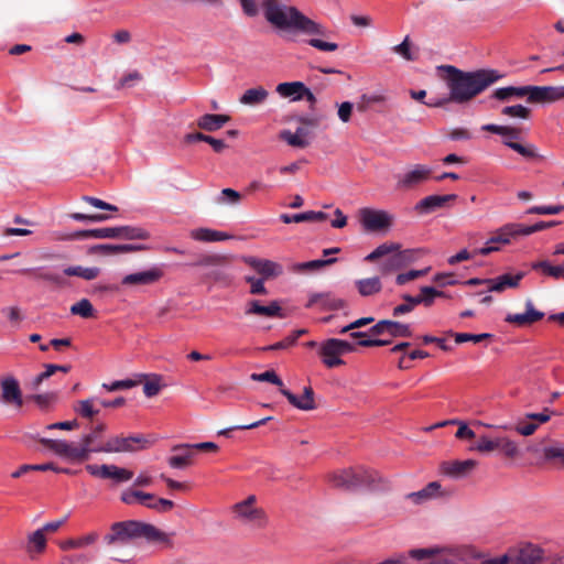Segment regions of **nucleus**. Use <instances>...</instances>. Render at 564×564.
I'll return each mask as SVG.
<instances>
[{
    "mask_svg": "<svg viewBox=\"0 0 564 564\" xmlns=\"http://www.w3.org/2000/svg\"><path fill=\"white\" fill-rule=\"evenodd\" d=\"M442 68L447 72L449 97L426 102L429 107H442L448 100L457 104L467 102L502 77L497 70L462 72L449 65Z\"/></svg>",
    "mask_w": 564,
    "mask_h": 564,
    "instance_id": "obj_1",
    "label": "nucleus"
},
{
    "mask_svg": "<svg viewBox=\"0 0 564 564\" xmlns=\"http://www.w3.org/2000/svg\"><path fill=\"white\" fill-rule=\"evenodd\" d=\"M265 20L274 28L306 35H325V28L284 0H262Z\"/></svg>",
    "mask_w": 564,
    "mask_h": 564,
    "instance_id": "obj_2",
    "label": "nucleus"
},
{
    "mask_svg": "<svg viewBox=\"0 0 564 564\" xmlns=\"http://www.w3.org/2000/svg\"><path fill=\"white\" fill-rule=\"evenodd\" d=\"M162 535L163 533L152 524L130 520L112 524L110 533L105 536V541L109 545H123L140 538L160 540Z\"/></svg>",
    "mask_w": 564,
    "mask_h": 564,
    "instance_id": "obj_3",
    "label": "nucleus"
},
{
    "mask_svg": "<svg viewBox=\"0 0 564 564\" xmlns=\"http://www.w3.org/2000/svg\"><path fill=\"white\" fill-rule=\"evenodd\" d=\"M120 500L128 506L141 505L159 512H167L174 507L172 500L158 498L153 494L138 490L134 487L124 489L120 495Z\"/></svg>",
    "mask_w": 564,
    "mask_h": 564,
    "instance_id": "obj_4",
    "label": "nucleus"
},
{
    "mask_svg": "<svg viewBox=\"0 0 564 564\" xmlns=\"http://www.w3.org/2000/svg\"><path fill=\"white\" fill-rule=\"evenodd\" d=\"M164 275V271L160 267H152L144 271H138L127 274L122 278L120 285H111L108 290L120 292L123 288L135 290L141 286H149L158 283Z\"/></svg>",
    "mask_w": 564,
    "mask_h": 564,
    "instance_id": "obj_5",
    "label": "nucleus"
},
{
    "mask_svg": "<svg viewBox=\"0 0 564 564\" xmlns=\"http://www.w3.org/2000/svg\"><path fill=\"white\" fill-rule=\"evenodd\" d=\"M358 219L364 230L368 232H387L393 224V216L390 213L370 207L359 209Z\"/></svg>",
    "mask_w": 564,
    "mask_h": 564,
    "instance_id": "obj_6",
    "label": "nucleus"
},
{
    "mask_svg": "<svg viewBox=\"0 0 564 564\" xmlns=\"http://www.w3.org/2000/svg\"><path fill=\"white\" fill-rule=\"evenodd\" d=\"M354 350L355 346L352 344L337 338H329L319 344L318 352L327 368H335L344 365V360L340 358L343 355Z\"/></svg>",
    "mask_w": 564,
    "mask_h": 564,
    "instance_id": "obj_7",
    "label": "nucleus"
},
{
    "mask_svg": "<svg viewBox=\"0 0 564 564\" xmlns=\"http://www.w3.org/2000/svg\"><path fill=\"white\" fill-rule=\"evenodd\" d=\"M149 442L142 435L110 436L97 451L102 453H134L148 447Z\"/></svg>",
    "mask_w": 564,
    "mask_h": 564,
    "instance_id": "obj_8",
    "label": "nucleus"
},
{
    "mask_svg": "<svg viewBox=\"0 0 564 564\" xmlns=\"http://www.w3.org/2000/svg\"><path fill=\"white\" fill-rule=\"evenodd\" d=\"M40 442L57 455L69 460L84 462L88 459V449L85 447L86 445H80V443L73 444L51 438H41Z\"/></svg>",
    "mask_w": 564,
    "mask_h": 564,
    "instance_id": "obj_9",
    "label": "nucleus"
},
{
    "mask_svg": "<svg viewBox=\"0 0 564 564\" xmlns=\"http://www.w3.org/2000/svg\"><path fill=\"white\" fill-rule=\"evenodd\" d=\"M432 167L424 164H415L397 176V188L400 191L414 189L430 180Z\"/></svg>",
    "mask_w": 564,
    "mask_h": 564,
    "instance_id": "obj_10",
    "label": "nucleus"
},
{
    "mask_svg": "<svg viewBox=\"0 0 564 564\" xmlns=\"http://www.w3.org/2000/svg\"><path fill=\"white\" fill-rule=\"evenodd\" d=\"M86 470L95 477L110 479L115 485L130 481L133 478V471L117 465H87Z\"/></svg>",
    "mask_w": 564,
    "mask_h": 564,
    "instance_id": "obj_11",
    "label": "nucleus"
},
{
    "mask_svg": "<svg viewBox=\"0 0 564 564\" xmlns=\"http://www.w3.org/2000/svg\"><path fill=\"white\" fill-rule=\"evenodd\" d=\"M509 564H541L543 550L538 545L527 543L509 550Z\"/></svg>",
    "mask_w": 564,
    "mask_h": 564,
    "instance_id": "obj_12",
    "label": "nucleus"
},
{
    "mask_svg": "<svg viewBox=\"0 0 564 564\" xmlns=\"http://www.w3.org/2000/svg\"><path fill=\"white\" fill-rule=\"evenodd\" d=\"M254 502L256 496H249L246 500L236 503L234 510L241 520L261 527L265 523V514L262 509L254 507Z\"/></svg>",
    "mask_w": 564,
    "mask_h": 564,
    "instance_id": "obj_13",
    "label": "nucleus"
},
{
    "mask_svg": "<svg viewBox=\"0 0 564 564\" xmlns=\"http://www.w3.org/2000/svg\"><path fill=\"white\" fill-rule=\"evenodd\" d=\"M564 99V86H530L529 102L551 104Z\"/></svg>",
    "mask_w": 564,
    "mask_h": 564,
    "instance_id": "obj_14",
    "label": "nucleus"
},
{
    "mask_svg": "<svg viewBox=\"0 0 564 564\" xmlns=\"http://www.w3.org/2000/svg\"><path fill=\"white\" fill-rule=\"evenodd\" d=\"M1 401L6 404L21 406L23 403L22 391L19 381L10 375L0 379Z\"/></svg>",
    "mask_w": 564,
    "mask_h": 564,
    "instance_id": "obj_15",
    "label": "nucleus"
},
{
    "mask_svg": "<svg viewBox=\"0 0 564 564\" xmlns=\"http://www.w3.org/2000/svg\"><path fill=\"white\" fill-rule=\"evenodd\" d=\"M226 258L223 256H208L197 262L198 265L217 267L208 273V278L214 282L224 285L230 284L232 275L223 267Z\"/></svg>",
    "mask_w": 564,
    "mask_h": 564,
    "instance_id": "obj_16",
    "label": "nucleus"
},
{
    "mask_svg": "<svg viewBox=\"0 0 564 564\" xmlns=\"http://www.w3.org/2000/svg\"><path fill=\"white\" fill-rule=\"evenodd\" d=\"M243 261L264 280L276 278L283 272L281 264L268 259L245 257Z\"/></svg>",
    "mask_w": 564,
    "mask_h": 564,
    "instance_id": "obj_17",
    "label": "nucleus"
},
{
    "mask_svg": "<svg viewBox=\"0 0 564 564\" xmlns=\"http://www.w3.org/2000/svg\"><path fill=\"white\" fill-rule=\"evenodd\" d=\"M369 333L371 335L389 334L392 337H410L412 335L409 325L390 319L379 321L369 329Z\"/></svg>",
    "mask_w": 564,
    "mask_h": 564,
    "instance_id": "obj_18",
    "label": "nucleus"
},
{
    "mask_svg": "<svg viewBox=\"0 0 564 564\" xmlns=\"http://www.w3.org/2000/svg\"><path fill=\"white\" fill-rule=\"evenodd\" d=\"M355 467L338 469L327 474L326 480L332 487L341 490H354L357 488Z\"/></svg>",
    "mask_w": 564,
    "mask_h": 564,
    "instance_id": "obj_19",
    "label": "nucleus"
},
{
    "mask_svg": "<svg viewBox=\"0 0 564 564\" xmlns=\"http://www.w3.org/2000/svg\"><path fill=\"white\" fill-rule=\"evenodd\" d=\"M477 466L474 459L448 460L441 464V471L452 478H463L470 474Z\"/></svg>",
    "mask_w": 564,
    "mask_h": 564,
    "instance_id": "obj_20",
    "label": "nucleus"
},
{
    "mask_svg": "<svg viewBox=\"0 0 564 564\" xmlns=\"http://www.w3.org/2000/svg\"><path fill=\"white\" fill-rule=\"evenodd\" d=\"M280 392L288 399V401L299 410L311 411L316 408L314 400V391L311 387H305L303 394L296 397L290 390L281 388Z\"/></svg>",
    "mask_w": 564,
    "mask_h": 564,
    "instance_id": "obj_21",
    "label": "nucleus"
},
{
    "mask_svg": "<svg viewBox=\"0 0 564 564\" xmlns=\"http://www.w3.org/2000/svg\"><path fill=\"white\" fill-rule=\"evenodd\" d=\"M544 316L543 312L534 308L531 300L525 302V312L522 314H508L505 318L507 323L514 324L517 326L531 325Z\"/></svg>",
    "mask_w": 564,
    "mask_h": 564,
    "instance_id": "obj_22",
    "label": "nucleus"
},
{
    "mask_svg": "<svg viewBox=\"0 0 564 564\" xmlns=\"http://www.w3.org/2000/svg\"><path fill=\"white\" fill-rule=\"evenodd\" d=\"M413 260V251L412 250H403L399 251L392 256H390L387 260H384L379 271L381 275H388L394 271L400 270L408 263H410Z\"/></svg>",
    "mask_w": 564,
    "mask_h": 564,
    "instance_id": "obj_23",
    "label": "nucleus"
},
{
    "mask_svg": "<svg viewBox=\"0 0 564 564\" xmlns=\"http://www.w3.org/2000/svg\"><path fill=\"white\" fill-rule=\"evenodd\" d=\"M455 194L448 195H430L421 199L415 205V210L420 214H430L436 209H440L445 206L446 203L456 199Z\"/></svg>",
    "mask_w": 564,
    "mask_h": 564,
    "instance_id": "obj_24",
    "label": "nucleus"
},
{
    "mask_svg": "<svg viewBox=\"0 0 564 564\" xmlns=\"http://www.w3.org/2000/svg\"><path fill=\"white\" fill-rule=\"evenodd\" d=\"M355 474L357 478V488L367 486L369 488L376 489L386 485L387 482L378 471L366 468L364 466L355 467Z\"/></svg>",
    "mask_w": 564,
    "mask_h": 564,
    "instance_id": "obj_25",
    "label": "nucleus"
},
{
    "mask_svg": "<svg viewBox=\"0 0 564 564\" xmlns=\"http://www.w3.org/2000/svg\"><path fill=\"white\" fill-rule=\"evenodd\" d=\"M442 496L443 492L441 490V484L438 481H432L427 484L423 489L408 494L405 498L414 505H423Z\"/></svg>",
    "mask_w": 564,
    "mask_h": 564,
    "instance_id": "obj_26",
    "label": "nucleus"
},
{
    "mask_svg": "<svg viewBox=\"0 0 564 564\" xmlns=\"http://www.w3.org/2000/svg\"><path fill=\"white\" fill-rule=\"evenodd\" d=\"M318 305L322 310H339L344 306V301L332 296L330 293L311 294L306 307Z\"/></svg>",
    "mask_w": 564,
    "mask_h": 564,
    "instance_id": "obj_27",
    "label": "nucleus"
},
{
    "mask_svg": "<svg viewBox=\"0 0 564 564\" xmlns=\"http://www.w3.org/2000/svg\"><path fill=\"white\" fill-rule=\"evenodd\" d=\"M177 454L169 458V465L173 468H184L192 464L194 451L191 444H181L173 447Z\"/></svg>",
    "mask_w": 564,
    "mask_h": 564,
    "instance_id": "obj_28",
    "label": "nucleus"
},
{
    "mask_svg": "<svg viewBox=\"0 0 564 564\" xmlns=\"http://www.w3.org/2000/svg\"><path fill=\"white\" fill-rule=\"evenodd\" d=\"M281 306L276 301L270 302L268 305H261L259 301L253 300L248 303L246 310L247 315H260L265 317H275L281 314Z\"/></svg>",
    "mask_w": 564,
    "mask_h": 564,
    "instance_id": "obj_29",
    "label": "nucleus"
},
{
    "mask_svg": "<svg viewBox=\"0 0 564 564\" xmlns=\"http://www.w3.org/2000/svg\"><path fill=\"white\" fill-rule=\"evenodd\" d=\"M305 85L302 82H285L276 85L275 91L283 98H290L292 101L303 99Z\"/></svg>",
    "mask_w": 564,
    "mask_h": 564,
    "instance_id": "obj_30",
    "label": "nucleus"
},
{
    "mask_svg": "<svg viewBox=\"0 0 564 564\" xmlns=\"http://www.w3.org/2000/svg\"><path fill=\"white\" fill-rule=\"evenodd\" d=\"M522 273H519L514 276L510 274H503L498 276L497 279H487L486 285L488 286V291L490 292H502L507 288H516L519 284V281L522 279Z\"/></svg>",
    "mask_w": 564,
    "mask_h": 564,
    "instance_id": "obj_31",
    "label": "nucleus"
},
{
    "mask_svg": "<svg viewBox=\"0 0 564 564\" xmlns=\"http://www.w3.org/2000/svg\"><path fill=\"white\" fill-rule=\"evenodd\" d=\"M269 97V91L262 87L257 86L247 89L239 98L240 104L249 107H256L265 102Z\"/></svg>",
    "mask_w": 564,
    "mask_h": 564,
    "instance_id": "obj_32",
    "label": "nucleus"
},
{
    "mask_svg": "<svg viewBox=\"0 0 564 564\" xmlns=\"http://www.w3.org/2000/svg\"><path fill=\"white\" fill-rule=\"evenodd\" d=\"M355 286L361 296H372L381 292L382 282L380 276H370L359 279L355 282Z\"/></svg>",
    "mask_w": 564,
    "mask_h": 564,
    "instance_id": "obj_33",
    "label": "nucleus"
},
{
    "mask_svg": "<svg viewBox=\"0 0 564 564\" xmlns=\"http://www.w3.org/2000/svg\"><path fill=\"white\" fill-rule=\"evenodd\" d=\"M421 293L416 296H411L409 294L402 295L404 301H412V303L416 306L419 304H424L425 306H431L434 302V299L437 296H443L444 293L437 291L432 286H422Z\"/></svg>",
    "mask_w": 564,
    "mask_h": 564,
    "instance_id": "obj_34",
    "label": "nucleus"
},
{
    "mask_svg": "<svg viewBox=\"0 0 564 564\" xmlns=\"http://www.w3.org/2000/svg\"><path fill=\"white\" fill-rule=\"evenodd\" d=\"M192 239L202 242H213L229 239V236L223 231L214 230L210 228H196L189 231Z\"/></svg>",
    "mask_w": 564,
    "mask_h": 564,
    "instance_id": "obj_35",
    "label": "nucleus"
},
{
    "mask_svg": "<svg viewBox=\"0 0 564 564\" xmlns=\"http://www.w3.org/2000/svg\"><path fill=\"white\" fill-rule=\"evenodd\" d=\"M82 238L113 239L117 238L116 227L80 230L67 237V239Z\"/></svg>",
    "mask_w": 564,
    "mask_h": 564,
    "instance_id": "obj_36",
    "label": "nucleus"
},
{
    "mask_svg": "<svg viewBox=\"0 0 564 564\" xmlns=\"http://www.w3.org/2000/svg\"><path fill=\"white\" fill-rule=\"evenodd\" d=\"M229 119V116L226 115H204L198 118L197 127L206 131H215L220 129Z\"/></svg>",
    "mask_w": 564,
    "mask_h": 564,
    "instance_id": "obj_37",
    "label": "nucleus"
},
{
    "mask_svg": "<svg viewBox=\"0 0 564 564\" xmlns=\"http://www.w3.org/2000/svg\"><path fill=\"white\" fill-rule=\"evenodd\" d=\"M494 97L502 100V101H509L513 98H522L528 97L529 98V86H521V87H502L498 88L494 91Z\"/></svg>",
    "mask_w": 564,
    "mask_h": 564,
    "instance_id": "obj_38",
    "label": "nucleus"
},
{
    "mask_svg": "<svg viewBox=\"0 0 564 564\" xmlns=\"http://www.w3.org/2000/svg\"><path fill=\"white\" fill-rule=\"evenodd\" d=\"M497 451L509 459H516L521 454L517 442L512 441L508 436L497 437Z\"/></svg>",
    "mask_w": 564,
    "mask_h": 564,
    "instance_id": "obj_39",
    "label": "nucleus"
},
{
    "mask_svg": "<svg viewBox=\"0 0 564 564\" xmlns=\"http://www.w3.org/2000/svg\"><path fill=\"white\" fill-rule=\"evenodd\" d=\"M138 247L133 245H97L90 249L93 253H99L101 256H115L119 253L130 252L137 250Z\"/></svg>",
    "mask_w": 564,
    "mask_h": 564,
    "instance_id": "obj_40",
    "label": "nucleus"
},
{
    "mask_svg": "<svg viewBox=\"0 0 564 564\" xmlns=\"http://www.w3.org/2000/svg\"><path fill=\"white\" fill-rule=\"evenodd\" d=\"M64 273L68 276H78L86 281L95 280L100 274V269L97 267H82V265H72L67 267L64 270Z\"/></svg>",
    "mask_w": 564,
    "mask_h": 564,
    "instance_id": "obj_41",
    "label": "nucleus"
},
{
    "mask_svg": "<svg viewBox=\"0 0 564 564\" xmlns=\"http://www.w3.org/2000/svg\"><path fill=\"white\" fill-rule=\"evenodd\" d=\"M401 246L395 242H384L380 246H378L372 252H370L368 256L365 257V261L368 262H375L378 259L386 257V256H392L400 250Z\"/></svg>",
    "mask_w": 564,
    "mask_h": 564,
    "instance_id": "obj_42",
    "label": "nucleus"
},
{
    "mask_svg": "<svg viewBox=\"0 0 564 564\" xmlns=\"http://www.w3.org/2000/svg\"><path fill=\"white\" fill-rule=\"evenodd\" d=\"M105 424H98L97 426L94 427V430L90 433L82 437L79 443L80 445H86L85 447H87L88 449V457L90 456L91 453H102V451H97L99 446H94V443L101 435V433L105 432Z\"/></svg>",
    "mask_w": 564,
    "mask_h": 564,
    "instance_id": "obj_43",
    "label": "nucleus"
},
{
    "mask_svg": "<svg viewBox=\"0 0 564 564\" xmlns=\"http://www.w3.org/2000/svg\"><path fill=\"white\" fill-rule=\"evenodd\" d=\"M46 546V538L43 530H36L31 533L28 538V552L29 553H41Z\"/></svg>",
    "mask_w": 564,
    "mask_h": 564,
    "instance_id": "obj_44",
    "label": "nucleus"
},
{
    "mask_svg": "<svg viewBox=\"0 0 564 564\" xmlns=\"http://www.w3.org/2000/svg\"><path fill=\"white\" fill-rule=\"evenodd\" d=\"M503 144L508 148L512 149L513 151L518 152L520 155H522L525 159H538L540 155L536 152V149L533 144H522L519 142L510 141V140H503Z\"/></svg>",
    "mask_w": 564,
    "mask_h": 564,
    "instance_id": "obj_45",
    "label": "nucleus"
},
{
    "mask_svg": "<svg viewBox=\"0 0 564 564\" xmlns=\"http://www.w3.org/2000/svg\"><path fill=\"white\" fill-rule=\"evenodd\" d=\"M482 130L489 131L499 135L505 137V140L513 141V139H517L519 135V131L516 128L509 127V126H498V124H484L481 127Z\"/></svg>",
    "mask_w": 564,
    "mask_h": 564,
    "instance_id": "obj_46",
    "label": "nucleus"
},
{
    "mask_svg": "<svg viewBox=\"0 0 564 564\" xmlns=\"http://www.w3.org/2000/svg\"><path fill=\"white\" fill-rule=\"evenodd\" d=\"M96 399L80 400L74 406V410L83 417L93 419L99 413V409L95 406Z\"/></svg>",
    "mask_w": 564,
    "mask_h": 564,
    "instance_id": "obj_47",
    "label": "nucleus"
},
{
    "mask_svg": "<svg viewBox=\"0 0 564 564\" xmlns=\"http://www.w3.org/2000/svg\"><path fill=\"white\" fill-rule=\"evenodd\" d=\"M469 451H475L481 454H490L497 451V437L489 438L486 435H480L477 442L469 447Z\"/></svg>",
    "mask_w": 564,
    "mask_h": 564,
    "instance_id": "obj_48",
    "label": "nucleus"
},
{
    "mask_svg": "<svg viewBox=\"0 0 564 564\" xmlns=\"http://www.w3.org/2000/svg\"><path fill=\"white\" fill-rule=\"evenodd\" d=\"M516 229L512 225H506L495 232V235L487 241V245L502 243L507 245L510 239L516 236Z\"/></svg>",
    "mask_w": 564,
    "mask_h": 564,
    "instance_id": "obj_49",
    "label": "nucleus"
},
{
    "mask_svg": "<svg viewBox=\"0 0 564 564\" xmlns=\"http://www.w3.org/2000/svg\"><path fill=\"white\" fill-rule=\"evenodd\" d=\"M534 270H541L544 274H547L555 279L564 280V265H552L547 261H541L532 264Z\"/></svg>",
    "mask_w": 564,
    "mask_h": 564,
    "instance_id": "obj_50",
    "label": "nucleus"
},
{
    "mask_svg": "<svg viewBox=\"0 0 564 564\" xmlns=\"http://www.w3.org/2000/svg\"><path fill=\"white\" fill-rule=\"evenodd\" d=\"M70 313L84 318H89L94 315V306L87 299H82L70 306Z\"/></svg>",
    "mask_w": 564,
    "mask_h": 564,
    "instance_id": "obj_51",
    "label": "nucleus"
},
{
    "mask_svg": "<svg viewBox=\"0 0 564 564\" xmlns=\"http://www.w3.org/2000/svg\"><path fill=\"white\" fill-rule=\"evenodd\" d=\"M241 200V194L232 188H224L216 197L219 205H238Z\"/></svg>",
    "mask_w": 564,
    "mask_h": 564,
    "instance_id": "obj_52",
    "label": "nucleus"
},
{
    "mask_svg": "<svg viewBox=\"0 0 564 564\" xmlns=\"http://www.w3.org/2000/svg\"><path fill=\"white\" fill-rule=\"evenodd\" d=\"M448 423L449 424L458 425V430L456 431V434H455V436L457 438H459V440H464V438L471 440V438L476 437L475 432L471 429H469L468 425L464 421L452 420V421H448ZM445 424H447V422L438 423L435 426H444Z\"/></svg>",
    "mask_w": 564,
    "mask_h": 564,
    "instance_id": "obj_53",
    "label": "nucleus"
},
{
    "mask_svg": "<svg viewBox=\"0 0 564 564\" xmlns=\"http://www.w3.org/2000/svg\"><path fill=\"white\" fill-rule=\"evenodd\" d=\"M321 37H311L307 43L316 50L323 52H334L338 48V44L334 42L325 41L323 37H327V32L325 31V35H319Z\"/></svg>",
    "mask_w": 564,
    "mask_h": 564,
    "instance_id": "obj_54",
    "label": "nucleus"
},
{
    "mask_svg": "<svg viewBox=\"0 0 564 564\" xmlns=\"http://www.w3.org/2000/svg\"><path fill=\"white\" fill-rule=\"evenodd\" d=\"M116 231L117 238L142 239L145 237L142 229L130 226L116 227Z\"/></svg>",
    "mask_w": 564,
    "mask_h": 564,
    "instance_id": "obj_55",
    "label": "nucleus"
},
{
    "mask_svg": "<svg viewBox=\"0 0 564 564\" xmlns=\"http://www.w3.org/2000/svg\"><path fill=\"white\" fill-rule=\"evenodd\" d=\"M29 470H35V473L39 471H46V470H58L57 467L52 463L46 464H39V465H23L21 466L17 471L12 474L13 478L21 477L24 473Z\"/></svg>",
    "mask_w": 564,
    "mask_h": 564,
    "instance_id": "obj_56",
    "label": "nucleus"
},
{
    "mask_svg": "<svg viewBox=\"0 0 564 564\" xmlns=\"http://www.w3.org/2000/svg\"><path fill=\"white\" fill-rule=\"evenodd\" d=\"M280 138L282 140H284L289 145L295 147V148H306L310 144L306 139L301 138L295 132L292 133L289 130L281 131Z\"/></svg>",
    "mask_w": 564,
    "mask_h": 564,
    "instance_id": "obj_57",
    "label": "nucleus"
},
{
    "mask_svg": "<svg viewBox=\"0 0 564 564\" xmlns=\"http://www.w3.org/2000/svg\"><path fill=\"white\" fill-rule=\"evenodd\" d=\"M501 113L512 118L528 119L530 117V109L522 105L503 107Z\"/></svg>",
    "mask_w": 564,
    "mask_h": 564,
    "instance_id": "obj_58",
    "label": "nucleus"
},
{
    "mask_svg": "<svg viewBox=\"0 0 564 564\" xmlns=\"http://www.w3.org/2000/svg\"><path fill=\"white\" fill-rule=\"evenodd\" d=\"M98 539L97 533H89L85 536L67 541L64 549H79L93 544Z\"/></svg>",
    "mask_w": 564,
    "mask_h": 564,
    "instance_id": "obj_59",
    "label": "nucleus"
},
{
    "mask_svg": "<svg viewBox=\"0 0 564 564\" xmlns=\"http://www.w3.org/2000/svg\"><path fill=\"white\" fill-rule=\"evenodd\" d=\"M393 52L406 61H414L416 56L411 52L410 36L406 35L402 43L395 45Z\"/></svg>",
    "mask_w": 564,
    "mask_h": 564,
    "instance_id": "obj_60",
    "label": "nucleus"
},
{
    "mask_svg": "<svg viewBox=\"0 0 564 564\" xmlns=\"http://www.w3.org/2000/svg\"><path fill=\"white\" fill-rule=\"evenodd\" d=\"M253 381H267L278 387L283 388L282 380L273 370H268L262 373H252L250 377Z\"/></svg>",
    "mask_w": 564,
    "mask_h": 564,
    "instance_id": "obj_61",
    "label": "nucleus"
},
{
    "mask_svg": "<svg viewBox=\"0 0 564 564\" xmlns=\"http://www.w3.org/2000/svg\"><path fill=\"white\" fill-rule=\"evenodd\" d=\"M453 335H454L455 341L457 344H463L466 341H473V343L477 344V343L482 341L486 338L491 337V335L488 333H482V334L456 333Z\"/></svg>",
    "mask_w": 564,
    "mask_h": 564,
    "instance_id": "obj_62",
    "label": "nucleus"
},
{
    "mask_svg": "<svg viewBox=\"0 0 564 564\" xmlns=\"http://www.w3.org/2000/svg\"><path fill=\"white\" fill-rule=\"evenodd\" d=\"M430 271V268H425L423 270H411L406 273H400L395 278V282L399 285H404L405 283L419 279L425 275Z\"/></svg>",
    "mask_w": 564,
    "mask_h": 564,
    "instance_id": "obj_63",
    "label": "nucleus"
},
{
    "mask_svg": "<svg viewBox=\"0 0 564 564\" xmlns=\"http://www.w3.org/2000/svg\"><path fill=\"white\" fill-rule=\"evenodd\" d=\"M543 454H544L545 459H547V460L557 458L560 460L562 467H564V448L563 447L549 446L543 449Z\"/></svg>",
    "mask_w": 564,
    "mask_h": 564,
    "instance_id": "obj_64",
    "label": "nucleus"
}]
</instances>
